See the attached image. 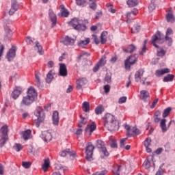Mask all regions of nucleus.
I'll list each match as a JSON object with an SVG mask.
<instances>
[{
	"mask_svg": "<svg viewBox=\"0 0 175 175\" xmlns=\"http://www.w3.org/2000/svg\"><path fill=\"white\" fill-rule=\"evenodd\" d=\"M103 122L104 127L108 129L109 132H114L120 128L118 121L116 120V116L111 113L105 114L103 118Z\"/></svg>",
	"mask_w": 175,
	"mask_h": 175,
	"instance_id": "f257e3e1",
	"label": "nucleus"
},
{
	"mask_svg": "<svg viewBox=\"0 0 175 175\" xmlns=\"http://www.w3.org/2000/svg\"><path fill=\"white\" fill-rule=\"evenodd\" d=\"M36 99H38L36 90L34 87H30L27 90V96L23 98L21 106H31Z\"/></svg>",
	"mask_w": 175,
	"mask_h": 175,
	"instance_id": "f03ea898",
	"label": "nucleus"
},
{
	"mask_svg": "<svg viewBox=\"0 0 175 175\" xmlns=\"http://www.w3.org/2000/svg\"><path fill=\"white\" fill-rule=\"evenodd\" d=\"M34 115L37 117V119H35V121L37 127L39 128V126H40V123L44 122V118H46V115H44V112H43V108H42V107H38L34 111Z\"/></svg>",
	"mask_w": 175,
	"mask_h": 175,
	"instance_id": "7ed1b4c3",
	"label": "nucleus"
},
{
	"mask_svg": "<svg viewBox=\"0 0 175 175\" xmlns=\"http://www.w3.org/2000/svg\"><path fill=\"white\" fill-rule=\"evenodd\" d=\"M9 130L7 125L3 126L0 129V147H3L8 140H9V135H8Z\"/></svg>",
	"mask_w": 175,
	"mask_h": 175,
	"instance_id": "20e7f679",
	"label": "nucleus"
},
{
	"mask_svg": "<svg viewBox=\"0 0 175 175\" xmlns=\"http://www.w3.org/2000/svg\"><path fill=\"white\" fill-rule=\"evenodd\" d=\"M68 24L72 27L74 29H77V31H85V29H87L85 25L81 24V21H79L77 18L71 20Z\"/></svg>",
	"mask_w": 175,
	"mask_h": 175,
	"instance_id": "39448f33",
	"label": "nucleus"
},
{
	"mask_svg": "<svg viewBox=\"0 0 175 175\" xmlns=\"http://www.w3.org/2000/svg\"><path fill=\"white\" fill-rule=\"evenodd\" d=\"M138 58L139 55L137 54L129 56L124 61L125 69H126V70H130L131 66H132V65H135V64L137 62Z\"/></svg>",
	"mask_w": 175,
	"mask_h": 175,
	"instance_id": "423d86ee",
	"label": "nucleus"
},
{
	"mask_svg": "<svg viewBox=\"0 0 175 175\" xmlns=\"http://www.w3.org/2000/svg\"><path fill=\"white\" fill-rule=\"evenodd\" d=\"M94 150H95V146L91 142L88 143L85 148V154H86V159L90 162L92 161V155L94 154Z\"/></svg>",
	"mask_w": 175,
	"mask_h": 175,
	"instance_id": "0eeeda50",
	"label": "nucleus"
},
{
	"mask_svg": "<svg viewBox=\"0 0 175 175\" xmlns=\"http://www.w3.org/2000/svg\"><path fill=\"white\" fill-rule=\"evenodd\" d=\"M124 129L126 131V135L129 137H132L134 135H140V130L136 127L131 128V126L128 124L124 125Z\"/></svg>",
	"mask_w": 175,
	"mask_h": 175,
	"instance_id": "6e6552de",
	"label": "nucleus"
},
{
	"mask_svg": "<svg viewBox=\"0 0 175 175\" xmlns=\"http://www.w3.org/2000/svg\"><path fill=\"white\" fill-rule=\"evenodd\" d=\"M96 147L97 148H100L101 150V152L104 155H101L102 159L105 158V157H109V152L107 151V149L105 146V142H103L102 140H98Z\"/></svg>",
	"mask_w": 175,
	"mask_h": 175,
	"instance_id": "1a4fd4ad",
	"label": "nucleus"
},
{
	"mask_svg": "<svg viewBox=\"0 0 175 175\" xmlns=\"http://www.w3.org/2000/svg\"><path fill=\"white\" fill-rule=\"evenodd\" d=\"M16 51H17V46L13 45L7 53L6 58L8 61H13L16 58Z\"/></svg>",
	"mask_w": 175,
	"mask_h": 175,
	"instance_id": "9d476101",
	"label": "nucleus"
},
{
	"mask_svg": "<svg viewBox=\"0 0 175 175\" xmlns=\"http://www.w3.org/2000/svg\"><path fill=\"white\" fill-rule=\"evenodd\" d=\"M60 157H72L75 158L76 157V152L70 148H67L59 152Z\"/></svg>",
	"mask_w": 175,
	"mask_h": 175,
	"instance_id": "9b49d317",
	"label": "nucleus"
},
{
	"mask_svg": "<svg viewBox=\"0 0 175 175\" xmlns=\"http://www.w3.org/2000/svg\"><path fill=\"white\" fill-rule=\"evenodd\" d=\"M170 125H172V122H169L167 126H166V119L163 118L160 120V128L163 133H166L167 131H169V128H170Z\"/></svg>",
	"mask_w": 175,
	"mask_h": 175,
	"instance_id": "f8f14e48",
	"label": "nucleus"
},
{
	"mask_svg": "<svg viewBox=\"0 0 175 175\" xmlns=\"http://www.w3.org/2000/svg\"><path fill=\"white\" fill-rule=\"evenodd\" d=\"M59 76H62V77H66L68 76V69L65 64H59Z\"/></svg>",
	"mask_w": 175,
	"mask_h": 175,
	"instance_id": "ddd939ff",
	"label": "nucleus"
},
{
	"mask_svg": "<svg viewBox=\"0 0 175 175\" xmlns=\"http://www.w3.org/2000/svg\"><path fill=\"white\" fill-rule=\"evenodd\" d=\"M23 92V89L20 87H15L14 90L11 94V97L13 99H17L18 96H20V94Z\"/></svg>",
	"mask_w": 175,
	"mask_h": 175,
	"instance_id": "4468645a",
	"label": "nucleus"
},
{
	"mask_svg": "<svg viewBox=\"0 0 175 175\" xmlns=\"http://www.w3.org/2000/svg\"><path fill=\"white\" fill-rule=\"evenodd\" d=\"M40 137L47 143V142H51L53 135H51V133L49 131H43L40 135Z\"/></svg>",
	"mask_w": 175,
	"mask_h": 175,
	"instance_id": "2eb2a0df",
	"label": "nucleus"
},
{
	"mask_svg": "<svg viewBox=\"0 0 175 175\" xmlns=\"http://www.w3.org/2000/svg\"><path fill=\"white\" fill-rule=\"evenodd\" d=\"M88 83L87 78H80L77 81V88L78 90H81L85 84Z\"/></svg>",
	"mask_w": 175,
	"mask_h": 175,
	"instance_id": "dca6fc26",
	"label": "nucleus"
},
{
	"mask_svg": "<svg viewBox=\"0 0 175 175\" xmlns=\"http://www.w3.org/2000/svg\"><path fill=\"white\" fill-rule=\"evenodd\" d=\"M49 18L51 21L52 22L51 27L53 28V27H55L57 25V15L54 14L53 10H49Z\"/></svg>",
	"mask_w": 175,
	"mask_h": 175,
	"instance_id": "f3484780",
	"label": "nucleus"
},
{
	"mask_svg": "<svg viewBox=\"0 0 175 175\" xmlns=\"http://www.w3.org/2000/svg\"><path fill=\"white\" fill-rule=\"evenodd\" d=\"M161 35L162 33L161 31H157V33L152 37V44H157V43L161 42Z\"/></svg>",
	"mask_w": 175,
	"mask_h": 175,
	"instance_id": "a211bd4d",
	"label": "nucleus"
},
{
	"mask_svg": "<svg viewBox=\"0 0 175 175\" xmlns=\"http://www.w3.org/2000/svg\"><path fill=\"white\" fill-rule=\"evenodd\" d=\"M96 129V124H95V122H92L90 124H88L87 126L85 129V133H90V135Z\"/></svg>",
	"mask_w": 175,
	"mask_h": 175,
	"instance_id": "6ab92c4d",
	"label": "nucleus"
},
{
	"mask_svg": "<svg viewBox=\"0 0 175 175\" xmlns=\"http://www.w3.org/2000/svg\"><path fill=\"white\" fill-rule=\"evenodd\" d=\"M140 94V99L144 100V102H148V100H150V93H148V91L142 90Z\"/></svg>",
	"mask_w": 175,
	"mask_h": 175,
	"instance_id": "aec40b11",
	"label": "nucleus"
},
{
	"mask_svg": "<svg viewBox=\"0 0 175 175\" xmlns=\"http://www.w3.org/2000/svg\"><path fill=\"white\" fill-rule=\"evenodd\" d=\"M53 125H58L59 124V113L57 111H54L52 116Z\"/></svg>",
	"mask_w": 175,
	"mask_h": 175,
	"instance_id": "412c9836",
	"label": "nucleus"
},
{
	"mask_svg": "<svg viewBox=\"0 0 175 175\" xmlns=\"http://www.w3.org/2000/svg\"><path fill=\"white\" fill-rule=\"evenodd\" d=\"M166 73H170V69L163 68V69L157 70L155 72V75L157 77H161V76H163V75H166Z\"/></svg>",
	"mask_w": 175,
	"mask_h": 175,
	"instance_id": "4be33fe9",
	"label": "nucleus"
},
{
	"mask_svg": "<svg viewBox=\"0 0 175 175\" xmlns=\"http://www.w3.org/2000/svg\"><path fill=\"white\" fill-rule=\"evenodd\" d=\"M144 147L146 148V150L147 152H152V150L150 148L151 146V139L146 138V140L144 142Z\"/></svg>",
	"mask_w": 175,
	"mask_h": 175,
	"instance_id": "5701e85b",
	"label": "nucleus"
},
{
	"mask_svg": "<svg viewBox=\"0 0 175 175\" xmlns=\"http://www.w3.org/2000/svg\"><path fill=\"white\" fill-rule=\"evenodd\" d=\"M143 75H144V70L139 69L137 70L135 75V81L138 83V81H140L142 80V77H143Z\"/></svg>",
	"mask_w": 175,
	"mask_h": 175,
	"instance_id": "b1692460",
	"label": "nucleus"
},
{
	"mask_svg": "<svg viewBox=\"0 0 175 175\" xmlns=\"http://www.w3.org/2000/svg\"><path fill=\"white\" fill-rule=\"evenodd\" d=\"M165 18L167 23H173L175 21L174 15H173V11L170 10L166 14Z\"/></svg>",
	"mask_w": 175,
	"mask_h": 175,
	"instance_id": "393cba45",
	"label": "nucleus"
},
{
	"mask_svg": "<svg viewBox=\"0 0 175 175\" xmlns=\"http://www.w3.org/2000/svg\"><path fill=\"white\" fill-rule=\"evenodd\" d=\"M87 118L83 117V115H80V120H79V128H83L85 125H87Z\"/></svg>",
	"mask_w": 175,
	"mask_h": 175,
	"instance_id": "a878e982",
	"label": "nucleus"
},
{
	"mask_svg": "<svg viewBox=\"0 0 175 175\" xmlns=\"http://www.w3.org/2000/svg\"><path fill=\"white\" fill-rule=\"evenodd\" d=\"M107 42V31H103L100 35V43L105 44Z\"/></svg>",
	"mask_w": 175,
	"mask_h": 175,
	"instance_id": "bb28decb",
	"label": "nucleus"
},
{
	"mask_svg": "<svg viewBox=\"0 0 175 175\" xmlns=\"http://www.w3.org/2000/svg\"><path fill=\"white\" fill-rule=\"evenodd\" d=\"M53 79H54V70H51L47 75H46V83H48L49 84H50V83H51V81L53 80Z\"/></svg>",
	"mask_w": 175,
	"mask_h": 175,
	"instance_id": "cd10ccee",
	"label": "nucleus"
},
{
	"mask_svg": "<svg viewBox=\"0 0 175 175\" xmlns=\"http://www.w3.org/2000/svg\"><path fill=\"white\" fill-rule=\"evenodd\" d=\"M159 117H161V111L157 110L154 112L153 116L154 122H155V124H158L159 122H161V118H159Z\"/></svg>",
	"mask_w": 175,
	"mask_h": 175,
	"instance_id": "c85d7f7f",
	"label": "nucleus"
},
{
	"mask_svg": "<svg viewBox=\"0 0 175 175\" xmlns=\"http://www.w3.org/2000/svg\"><path fill=\"white\" fill-rule=\"evenodd\" d=\"M75 39L70 38L69 36H66L63 40L64 44H75Z\"/></svg>",
	"mask_w": 175,
	"mask_h": 175,
	"instance_id": "c756f323",
	"label": "nucleus"
},
{
	"mask_svg": "<svg viewBox=\"0 0 175 175\" xmlns=\"http://www.w3.org/2000/svg\"><path fill=\"white\" fill-rule=\"evenodd\" d=\"M36 53H38L40 55H43L44 51H43V46L42 45L36 44L33 47Z\"/></svg>",
	"mask_w": 175,
	"mask_h": 175,
	"instance_id": "7c9ffc66",
	"label": "nucleus"
},
{
	"mask_svg": "<svg viewBox=\"0 0 175 175\" xmlns=\"http://www.w3.org/2000/svg\"><path fill=\"white\" fill-rule=\"evenodd\" d=\"M138 12H137V9H134L133 11H131V12H128L126 14V17H127V23H129V21H131V17L132 16H136Z\"/></svg>",
	"mask_w": 175,
	"mask_h": 175,
	"instance_id": "2f4dec72",
	"label": "nucleus"
},
{
	"mask_svg": "<svg viewBox=\"0 0 175 175\" xmlns=\"http://www.w3.org/2000/svg\"><path fill=\"white\" fill-rule=\"evenodd\" d=\"M50 166V159H46L44 161V163L42 164V170L44 172H47V170L49 169V167Z\"/></svg>",
	"mask_w": 175,
	"mask_h": 175,
	"instance_id": "473e14b6",
	"label": "nucleus"
},
{
	"mask_svg": "<svg viewBox=\"0 0 175 175\" xmlns=\"http://www.w3.org/2000/svg\"><path fill=\"white\" fill-rule=\"evenodd\" d=\"M173 80H174V75L172 74H169L164 77L163 81L164 83H169V81H173Z\"/></svg>",
	"mask_w": 175,
	"mask_h": 175,
	"instance_id": "72a5a7b5",
	"label": "nucleus"
},
{
	"mask_svg": "<svg viewBox=\"0 0 175 175\" xmlns=\"http://www.w3.org/2000/svg\"><path fill=\"white\" fill-rule=\"evenodd\" d=\"M61 9V14L63 17H68L69 16V12H68V10L65 8V5H60Z\"/></svg>",
	"mask_w": 175,
	"mask_h": 175,
	"instance_id": "f704fd0d",
	"label": "nucleus"
},
{
	"mask_svg": "<svg viewBox=\"0 0 175 175\" xmlns=\"http://www.w3.org/2000/svg\"><path fill=\"white\" fill-rule=\"evenodd\" d=\"M103 111H105V107L102 105H98L95 109V113L97 115L102 114Z\"/></svg>",
	"mask_w": 175,
	"mask_h": 175,
	"instance_id": "c9c22d12",
	"label": "nucleus"
},
{
	"mask_svg": "<svg viewBox=\"0 0 175 175\" xmlns=\"http://www.w3.org/2000/svg\"><path fill=\"white\" fill-rule=\"evenodd\" d=\"M126 3L129 8H134V6H137L139 4V1L137 0H128Z\"/></svg>",
	"mask_w": 175,
	"mask_h": 175,
	"instance_id": "e433bc0d",
	"label": "nucleus"
},
{
	"mask_svg": "<svg viewBox=\"0 0 175 175\" xmlns=\"http://www.w3.org/2000/svg\"><path fill=\"white\" fill-rule=\"evenodd\" d=\"M136 50V46L133 44L129 45L126 49H124V53H133Z\"/></svg>",
	"mask_w": 175,
	"mask_h": 175,
	"instance_id": "4c0bfd02",
	"label": "nucleus"
},
{
	"mask_svg": "<svg viewBox=\"0 0 175 175\" xmlns=\"http://www.w3.org/2000/svg\"><path fill=\"white\" fill-rule=\"evenodd\" d=\"M82 109L85 113H88V111H90V103L84 102L82 104Z\"/></svg>",
	"mask_w": 175,
	"mask_h": 175,
	"instance_id": "58836bf2",
	"label": "nucleus"
},
{
	"mask_svg": "<svg viewBox=\"0 0 175 175\" xmlns=\"http://www.w3.org/2000/svg\"><path fill=\"white\" fill-rule=\"evenodd\" d=\"M31 137V130H27L23 133V138L24 140H28Z\"/></svg>",
	"mask_w": 175,
	"mask_h": 175,
	"instance_id": "ea45409f",
	"label": "nucleus"
},
{
	"mask_svg": "<svg viewBox=\"0 0 175 175\" xmlns=\"http://www.w3.org/2000/svg\"><path fill=\"white\" fill-rule=\"evenodd\" d=\"M97 64L100 67L105 66L106 65V56L103 55Z\"/></svg>",
	"mask_w": 175,
	"mask_h": 175,
	"instance_id": "a19ab883",
	"label": "nucleus"
},
{
	"mask_svg": "<svg viewBox=\"0 0 175 175\" xmlns=\"http://www.w3.org/2000/svg\"><path fill=\"white\" fill-rule=\"evenodd\" d=\"M89 6L92 10H96V0H89Z\"/></svg>",
	"mask_w": 175,
	"mask_h": 175,
	"instance_id": "79ce46f5",
	"label": "nucleus"
},
{
	"mask_svg": "<svg viewBox=\"0 0 175 175\" xmlns=\"http://www.w3.org/2000/svg\"><path fill=\"white\" fill-rule=\"evenodd\" d=\"M109 146L111 148H117V141L114 138L109 139Z\"/></svg>",
	"mask_w": 175,
	"mask_h": 175,
	"instance_id": "37998d69",
	"label": "nucleus"
},
{
	"mask_svg": "<svg viewBox=\"0 0 175 175\" xmlns=\"http://www.w3.org/2000/svg\"><path fill=\"white\" fill-rule=\"evenodd\" d=\"M172 111V107H169L164 109L163 113V118H166L169 114H170V112Z\"/></svg>",
	"mask_w": 175,
	"mask_h": 175,
	"instance_id": "c03bdc74",
	"label": "nucleus"
},
{
	"mask_svg": "<svg viewBox=\"0 0 175 175\" xmlns=\"http://www.w3.org/2000/svg\"><path fill=\"white\" fill-rule=\"evenodd\" d=\"M26 43L27 44H33V43H36V44H39V42L38 41L35 42V39H32L31 38V37H27Z\"/></svg>",
	"mask_w": 175,
	"mask_h": 175,
	"instance_id": "a18cd8bd",
	"label": "nucleus"
},
{
	"mask_svg": "<svg viewBox=\"0 0 175 175\" xmlns=\"http://www.w3.org/2000/svg\"><path fill=\"white\" fill-rule=\"evenodd\" d=\"M14 150L16 151L17 152H19V151H21L23 150V145L21 144H15L13 146Z\"/></svg>",
	"mask_w": 175,
	"mask_h": 175,
	"instance_id": "49530a36",
	"label": "nucleus"
},
{
	"mask_svg": "<svg viewBox=\"0 0 175 175\" xmlns=\"http://www.w3.org/2000/svg\"><path fill=\"white\" fill-rule=\"evenodd\" d=\"M140 31V25H135L133 28H131L132 33H137Z\"/></svg>",
	"mask_w": 175,
	"mask_h": 175,
	"instance_id": "de8ad7c7",
	"label": "nucleus"
},
{
	"mask_svg": "<svg viewBox=\"0 0 175 175\" xmlns=\"http://www.w3.org/2000/svg\"><path fill=\"white\" fill-rule=\"evenodd\" d=\"M155 0H151V3L148 6V10L149 12H152L155 10Z\"/></svg>",
	"mask_w": 175,
	"mask_h": 175,
	"instance_id": "09e8293b",
	"label": "nucleus"
},
{
	"mask_svg": "<svg viewBox=\"0 0 175 175\" xmlns=\"http://www.w3.org/2000/svg\"><path fill=\"white\" fill-rule=\"evenodd\" d=\"M150 157H148L146 158V160L144 161V166H145V169H150V167H151V162H150Z\"/></svg>",
	"mask_w": 175,
	"mask_h": 175,
	"instance_id": "8fccbe9b",
	"label": "nucleus"
},
{
	"mask_svg": "<svg viewBox=\"0 0 175 175\" xmlns=\"http://www.w3.org/2000/svg\"><path fill=\"white\" fill-rule=\"evenodd\" d=\"M36 82L38 88H42V83H40V77L38 74H36Z\"/></svg>",
	"mask_w": 175,
	"mask_h": 175,
	"instance_id": "3c124183",
	"label": "nucleus"
},
{
	"mask_svg": "<svg viewBox=\"0 0 175 175\" xmlns=\"http://www.w3.org/2000/svg\"><path fill=\"white\" fill-rule=\"evenodd\" d=\"M165 54H166V51L163 50V49L157 50V57H163Z\"/></svg>",
	"mask_w": 175,
	"mask_h": 175,
	"instance_id": "603ef678",
	"label": "nucleus"
},
{
	"mask_svg": "<svg viewBox=\"0 0 175 175\" xmlns=\"http://www.w3.org/2000/svg\"><path fill=\"white\" fill-rule=\"evenodd\" d=\"M11 8L12 9H14L15 10H18L19 6H18V4L17 3V1H16L15 0H12Z\"/></svg>",
	"mask_w": 175,
	"mask_h": 175,
	"instance_id": "864d4df0",
	"label": "nucleus"
},
{
	"mask_svg": "<svg viewBox=\"0 0 175 175\" xmlns=\"http://www.w3.org/2000/svg\"><path fill=\"white\" fill-rule=\"evenodd\" d=\"M105 81L107 83H111V74L107 73L105 77Z\"/></svg>",
	"mask_w": 175,
	"mask_h": 175,
	"instance_id": "5fc2aeb1",
	"label": "nucleus"
},
{
	"mask_svg": "<svg viewBox=\"0 0 175 175\" xmlns=\"http://www.w3.org/2000/svg\"><path fill=\"white\" fill-rule=\"evenodd\" d=\"M22 166H23L25 169H29L31 167V162L23 161Z\"/></svg>",
	"mask_w": 175,
	"mask_h": 175,
	"instance_id": "6e6d98bb",
	"label": "nucleus"
},
{
	"mask_svg": "<svg viewBox=\"0 0 175 175\" xmlns=\"http://www.w3.org/2000/svg\"><path fill=\"white\" fill-rule=\"evenodd\" d=\"M92 36V39H93L94 43H96V44H99V43H100V40L98 38V36H96V35L93 34Z\"/></svg>",
	"mask_w": 175,
	"mask_h": 175,
	"instance_id": "4d7b16f0",
	"label": "nucleus"
},
{
	"mask_svg": "<svg viewBox=\"0 0 175 175\" xmlns=\"http://www.w3.org/2000/svg\"><path fill=\"white\" fill-rule=\"evenodd\" d=\"M90 55L87 52L85 53H81L77 57V62H80V61L81 60V58H83V57H84V55Z\"/></svg>",
	"mask_w": 175,
	"mask_h": 175,
	"instance_id": "13d9d810",
	"label": "nucleus"
},
{
	"mask_svg": "<svg viewBox=\"0 0 175 175\" xmlns=\"http://www.w3.org/2000/svg\"><path fill=\"white\" fill-rule=\"evenodd\" d=\"M76 3L78 6H84L85 5V0H76Z\"/></svg>",
	"mask_w": 175,
	"mask_h": 175,
	"instance_id": "bf43d9fd",
	"label": "nucleus"
},
{
	"mask_svg": "<svg viewBox=\"0 0 175 175\" xmlns=\"http://www.w3.org/2000/svg\"><path fill=\"white\" fill-rule=\"evenodd\" d=\"M165 40L166 43H168V44H172L173 43V39L172 38L169 37V36H165Z\"/></svg>",
	"mask_w": 175,
	"mask_h": 175,
	"instance_id": "052dcab7",
	"label": "nucleus"
},
{
	"mask_svg": "<svg viewBox=\"0 0 175 175\" xmlns=\"http://www.w3.org/2000/svg\"><path fill=\"white\" fill-rule=\"evenodd\" d=\"M91 42V40L88 38L85 40H81L79 43V44H88Z\"/></svg>",
	"mask_w": 175,
	"mask_h": 175,
	"instance_id": "680f3d73",
	"label": "nucleus"
},
{
	"mask_svg": "<svg viewBox=\"0 0 175 175\" xmlns=\"http://www.w3.org/2000/svg\"><path fill=\"white\" fill-rule=\"evenodd\" d=\"M126 139L127 138H123L122 139H120V148H125V142H126Z\"/></svg>",
	"mask_w": 175,
	"mask_h": 175,
	"instance_id": "e2e57ef3",
	"label": "nucleus"
},
{
	"mask_svg": "<svg viewBox=\"0 0 175 175\" xmlns=\"http://www.w3.org/2000/svg\"><path fill=\"white\" fill-rule=\"evenodd\" d=\"M55 167L57 169V170H62L63 172L65 171L64 166L61 165L60 164H55Z\"/></svg>",
	"mask_w": 175,
	"mask_h": 175,
	"instance_id": "0e129e2a",
	"label": "nucleus"
},
{
	"mask_svg": "<svg viewBox=\"0 0 175 175\" xmlns=\"http://www.w3.org/2000/svg\"><path fill=\"white\" fill-rule=\"evenodd\" d=\"M170 35H173V30L172 28L169 27L167 29L165 36H169Z\"/></svg>",
	"mask_w": 175,
	"mask_h": 175,
	"instance_id": "69168bd1",
	"label": "nucleus"
},
{
	"mask_svg": "<svg viewBox=\"0 0 175 175\" xmlns=\"http://www.w3.org/2000/svg\"><path fill=\"white\" fill-rule=\"evenodd\" d=\"M126 102V96H122L119 98L118 103H125Z\"/></svg>",
	"mask_w": 175,
	"mask_h": 175,
	"instance_id": "338daca9",
	"label": "nucleus"
},
{
	"mask_svg": "<svg viewBox=\"0 0 175 175\" xmlns=\"http://www.w3.org/2000/svg\"><path fill=\"white\" fill-rule=\"evenodd\" d=\"M104 90H105V92L106 94H107L108 92H110V86H109V85H105L104 86Z\"/></svg>",
	"mask_w": 175,
	"mask_h": 175,
	"instance_id": "774afa93",
	"label": "nucleus"
}]
</instances>
